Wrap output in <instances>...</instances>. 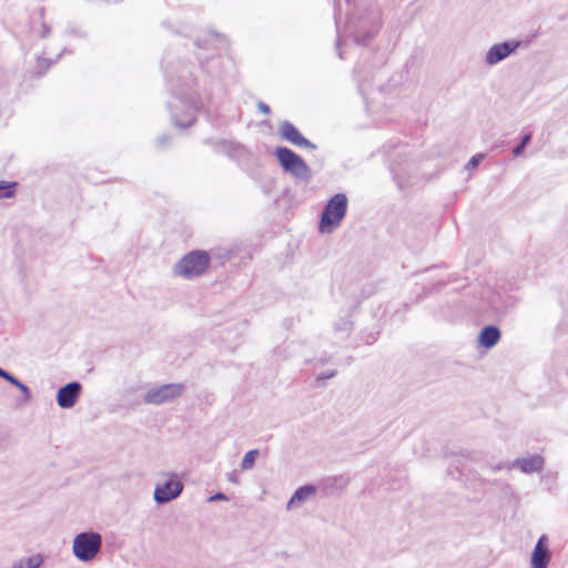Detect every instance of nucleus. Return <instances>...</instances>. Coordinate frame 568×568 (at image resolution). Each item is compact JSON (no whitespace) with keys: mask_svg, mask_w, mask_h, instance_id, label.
Returning a JSON list of instances; mask_svg holds the SVG:
<instances>
[{"mask_svg":"<svg viewBox=\"0 0 568 568\" xmlns=\"http://www.w3.org/2000/svg\"><path fill=\"white\" fill-rule=\"evenodd\" d=\"M551 558V554L548 547V538L546 535H541L531 554L530 565L531 568H547Z\"/></svg>","mask_w":568,"mask_h":568,"instance_id":"obj_7","label":"nucleus"},{"mask_svg":"<svg viewBox=\"0 0 568 568\" xmlns=\"http://www.w3.org/2000/svg\"><path fill=\"white\" fill-rule=\"evenodd\" d=\"M518 43L505 42L496 44L487 52L486 61L489 64H495L503 59L507 58L511 52L516 50Z\"/></svg>","mask_w":568,"mask_h":568,"instance_id":"obj_10","label":"nucleus"},{"mask_svg":"<svg viewBox=\"0 0 568 568\" xmlns=\"http://www.w3.org/2000/svg\"><path fill=\"white\" fill-rule=\"evenodd\" d=\"M347 210V197L343 193L335 194L325 205L318 229L322 233H331L344 219Z\"/></svg>","mask_w":568,"mask_h":568,"instance_id":"obj_2","label":"nucleus"},{"mask_svg":"<svg viewBox=\"0 0 568 568\" xmlns=\"http://www.w3.org/2000/svg\"><path fill=\"white\" fill-rule=\"evenodd\" d=\"M481 159H483V155H480V154L474 155L470 159V161L468 162V166L476 168L479 164V162L481 161Z\"/></svg>","mask_w":568,"mask_h":568,"instance_id":"obj_22","label":"nucleus"},{"mask_svg":"<svg viewBox=\"0 0 568 568\" xmlns=\"http://www.w3.org/2000/svg\"><path fill=\"white\" fill-rule=\"evenodd\" d=\"M254 466V464H241V468L240 470H233L231 473L227 474V480L233 483V484H239L240 483V474L244 470H248V469H252Z\"/></svg>","mask_w":568,"mask_h":568,"instance_id":"obj_18","label":"nucleus"},{"mask_svg":"<svg viewBox=\"0 0 568 568\" xmlns=\"http://www.w3.org/2000/svg\"><path fill=\"white\" fill-rule=\"evenodd\" d=\"M13 385L17 386L26 396H29V388L24 384L17 379V383H13Z\"/></svg>","mask_w":568,"mask_h":568,"instance_id":"obj_23","label":"nucleus"},{"mask_svg":"<svg viewBox=\"0 0 568 568\" xmlns=\"http://www.w3.org/2000/svg\"><path fill=\"white\" fill-rule=\"evenodd\" d=\"M210 265V256L204 251H193L184 255L175 266V274L191 278L202 275Z\"/></svg>","mask_w":568,"mask_h":568,"instance_id":"obj_3","label":"nucleus"},{"mask_svg":"<svg viewBox=\"0 0 568 568\" xmlns=\"http://www.w3.org/2000/svg\"><path fill=\"white\" fill-rule=\"evenodd\" d=\"M500 339V332L496 326H486L481 329L478 341L486 348L495 346Z\"/></svg>","mask_w":568,"mask_h":568,"instance_id":"obj_14","label":"nucleus"},{"mask_svg":"<svg viewBox=\"0 0 568 568\" xmlns=\"http://www.w3.org/2000/svg\"><path fill=\"white\" fill-rule=\"evenodd\" d=\"M530 139H531V134L530 133L525 134L524 138H523V141H521V145L525 146L530 141Z\"/></svg>","mask_w":568,"mask_h":568,"instance_id":"obj_24","label":"nucleus"},{"mask_svg":"<svg viewBox=\"0 0 568 568\" xmlns=\"http://www.w3.org/2000/svg\"><path fill=\"white\" fill-rule=\"evenodd\" d=\"M260 109H261V111H262V112H264V113H270V106H268V105H266V104H264V103H261V104H260Z\"/></svg>","mask_w":568,"mask_h":568,"instance_id":"obj_26","label":"nucleus"},{"mask_svg":"<svg viewBox=\"0 0 568 568\" xmlns=\"http://www.w3.org/2000/svg\"><path fill=\"white\" fill-rule=\"evenodd\" d=\"M217 500H227V497L224 493H216L209 497L207 501L213 503Z\"/></svg>","mask_w":568,"mask_h":568,"instance_id":"obj_20","label":"nucleus"},{"mask_svg":"<svg viewBox=\"0 0 568 568\" xmlns=\"http://www.w3.org/2000/svg\"><path fill=\"white\" fill-rule=\"evenodd\" d=\"M275 155L280 164L287 171L300 175L306 172L307 166L303 159L287 148H277Z\"/></svg>","mask_w":568,"mask_h":568,"instance_id":"obj_6","label":"nucleus"},{"mask_svg":"<svg viewBox=\"0 0 568 568\" xmlns=\"http://www.w3.org/2000/svg\"><path fill=\"white\" fill-rule=\"evenodd\" d=\"M258 455H260L258 450L252 449L245 454L242 462H255V459L258 457Z\"/></svg>","mask_w":568,"mask_h":568,"instance_id":"obj_19","label":"nucleus"},{"mask_svg":"<svg viewBox=\"0 0 568 568\" xmlns=\"http://www.w3.org/2000/svg\"><path fill=\"white\" fill-rule=\"evenodd\" d=\"M280 132L283 139L290 141L294 145L297 146H307L310 145V142L307 139H305L300 131L290 122H284L281 128Z\"/></svg>","mask_w":568,"mask_h":568,"instance_id":"obj_11","label":"nucleus"},{"mask_svg":"<svg viewBox=\"0 0 568 568\" xmlns=\"http://www.w3.org/2000/svg\"><path fill=\"white\" fill-rule=\"evenodd\" d=\"M316 493V487L314 485H304L298 487L291 499L287 503V509H292L294 507L300 506L310 497L314 496Z\"/></svg>","mask_w":568,"mask_h":568,"instance_id":"obj_13","label":"nucleus"},{"mask_svg":"<svg viewBox=\"0 0 568 568\" xmlns=\"http://www.w3.org/2000/svg\"><path fill=\"white\" fill-rule=\"evenodd\" d=\"M349 480V477L346 475L327 476L320 481L318 488L325 495H334L342 491Z\"/></svg>","mask_w":568,"mask_h":568,"instance_id":"obj_9","label":"nucleus"},{"mask_svg":"<svg viewBox=\"0 0 568 568\" xmlns=\"http://www.w3.org/2000/svg\"><path fill=\"white\" fill-rule=\"evenodd\" d=\"M182 384H165L160 387L150 389L144 397V402L153 405H161L173 400L183 393Z\"/></svg>","mask_w":568,"mask_h":568,"instance_id":"obj_5","label":"nucleus"},{"mask_svg":"<svg viewBox=\"0 0 568 568\" xmlns=\"http://www.w3.org/2000/svg\"><path fill=\"white\" fill-rule=\"evenodd\" d=\"M0 376L3 377V379H7L9 383L13 385V383H17V378L12 375H10L8 372L0 368Z\"/></svg>","mask_w":568,"mask_h":568,"instance_id":"obj_21","label":"nucleus"},{"mask_svg":"<svg viewBox=\"0 0 568 568\" xmlns=\"http://www.w3.org/2000/svg\"><path fill=\"white\" fill-rule=\"evenodd\" d=\"M42 564L43 557L40 554H37L30 557H23L16 560L12 564V568H40Z\"/></svg>","mask_w":568,"mask_h":568,"instance_id":"obj_16","label":"nucleus"},{"mask_svg":"<svg viewBox=\"0 0 568 568\" xmlns=\"http://www.w3.org/2000/svg\"><path fill=\"white\" fill-rule=\"evenodd\" d=\"M81 392V385L78 382L69 383L61 387L57 395L58 405L62 408H71L75 405Z\"/></svg>","mask_w":568,"mask_h":568,"instance_id":"obj_8","label":"nucleus"},{"mask_svg":"<svg viewBox=\"0 0 568 568\" xmlns=\"http://www.w3.org/2000/svg\"><path fill=\"white\" fill-rule=\"evenodd\" d=\"M17 182L0 181V199L12 197L16 193Z\"/></svg>","mask_w":568,"mask_h":568,"instance_id":"obj_17","label":"nucleus"},{"mask_svg":"<svg viewBox=\"0 0 568 568\" xmlns=\"http://www.w3.org/2000/svg\"><path fill=\"white\" fill-rule=\"evenodd\" d=\"M163 480L154 487L153 498L158 505H165L176 499L183 491L184 485L178 474L162 475Z\"/></svg>","mask_w":568,"mask_h":568,"instance_id":"obj_4","label":"nucleus"},{"mask_svg":"<svg viewBox=\"0 0 568 568\" xmlns=\"http://www.w3.org/2000/svg\"><path fill=\"white\" fill-rule=\"evenodd\" d=\"M508 470L514 471L518 470L523 474H540L541 475V481L546 485L551 483L554 480L552 476H544L542 475V466L544 464H507Z\"/></svg>","mask_w":568,"mask_h":568,"instance_id":"obj_12","label":"nucleus"},{"mask_svg":"<svg viewBox=\"0 0 568 568\" xmlns=\"http://www.w3.org/2000/svg\"><path fill=\"white\" fill-rule=\"evenodd\" d=\"M102 544L101 534L93 530L82 531L73 538L72 552L78 560L89 562L101 551Z\"/></svg>","mask_w":568,"mask_h":568,"instance_id":"obj_1","label":"nucleus"},{"mask_svg":"<svg viewBox=\"0 0 568 568\" xmlns=\"http://www.w3.org/2000/svg\"><path fill=\"white\" fill-rule=\"evenodd\" d=\"M469 464H457L448 474L456 480H460L464 485L473 486V478H470Z\"/></svg>","mask_w":568,"mask_h":568,"instance_id":"obj_15","label":"nucleus"},{"mask_svg":"<svg viewBox=\"0 0 568 568\" xmlns=\"http://www.w3.org/2000/svg\"><path fill=\"white\" fill-rule=\"evenodd\" d=\"M524 148H525V146H524V145H521V144H520V145H518L517 148H515V149H514V155H515V156H518V155L523 152Z\"/></svg>","mask_w":568,"mask_h":568,"instance_id":"obj_25","label":"nucleus"}]
</instances>
